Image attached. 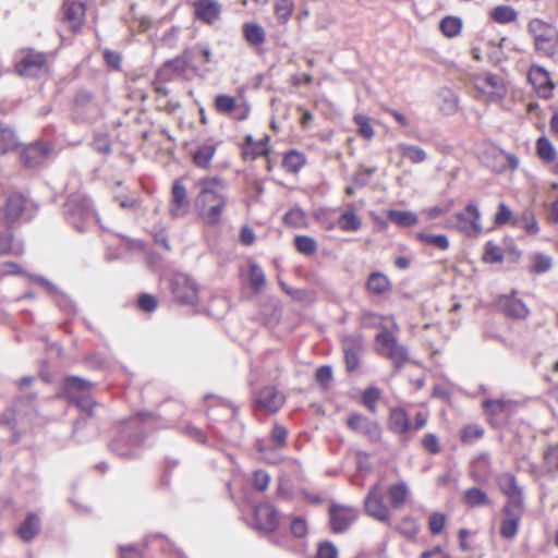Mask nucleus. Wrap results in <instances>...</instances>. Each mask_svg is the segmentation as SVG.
I'll use <instances>...</instances> for the list:
<instances>
[{
    "instance_id": "1",
    "label": "nucleus",
    "mask_w": 558,
    "mask_h": 558,
    "mask_svg": "<svg viewBox=\"0 0 558 558\" xmlns=\"http://www.w3.org/2000/svg\"><path fill=\"white\" fill-rule=\"evenodd\" d=\"M95 387V383L78 376L65 377L61 386L60 396L75 404L83 412L73 426V434L78 441L95 437L99 433V427L93 413V408L96 405V401L93 398Z\"/></svg>"
},
{
    "instance_id": "2",
    "label": "nucleus",
    "mask_w": 558,
    "mask_h": 558,
    "mask_svg": "<svg viewBox=\"0 0 558 558\" xmlns=\"http://www.w3.org/2000/svg\"><path fill=\"white\" fill-rule=\"evenodd\" d=\"M144 426L138 418L128 420L119 430V434L111 440L109 449L112 453L132 459L138 456L144 442Z\"/></svg>"
},
{
    "instance_id": "3",
    "label": "nucleus",
    "mask_w": 558,
    "mask_h": 558,
    "mask_svg": "<svg viewBox=\"0 0 558 558\" xmlns=\"http://www.w3.org/2000/svg\"><path fill=\"white\" fill-rule=\"evenodd\" d=\"M63 216L78 232H85L95 222H99L90 198L78 193L68 197L63 205Z\"/></svg>"
},
{
    "instance_id": "4",
    "label": "nucleus",
    "mask_w": 558,
    "mask_h": 558,
    "mask_svg": "<svg viewBox=\"0 0 558 558\" xmlns=\"http://www.w3.org/2000/svg\"><path fill=\"white\" fill-rule=\"evenodd\" d=\"M527 31L533 36L536 52L548 58L556 54L558 32L551 24L541 19H532L527 24Z\"/></svg>"
},
{
    "instance_id": "5",
    "label": "nucleus",
    "mask_w": 558,
    "mask_h": 558,
    "mask_svg": "<svg viewBox=\"0 0 558 558\" xmlns=\"http://www.w3.org/2000/svg\"><path fill=\"white\" fill-rule=\"evenodd\" d=\"M36 412V397L26 396L17 398L11 409L7 410L1 416V425L13 430L11 442L16 444L21 435L15 432V427L22 416H27Z\"/></svg>"
},
{
    "instance_id": "6",
    "label": "nucleus",
    "mask_w": 558,
    "mask_h": 558,
    "mask_svg": "<svg viewBox=\"0 0 558 558\" xmlns=\"http://www.w3.org/2000/svg\"><path fill=\"white\" fill-rule=\"evenodd\" d=\"M199 193L195 199V205H209L216 203H227V195L223 193L228 183L219 175L205 177L197 181Z\"/></svg>"
},
{
    "instance_id": "7",
    "label": "nucleus",
    "mask_w": 558,
    "mask_h": 558,
    "mask_svg": "<svg viewBox=\"0 0 558 558\" xmlns=\"http://www.w3.org/2000/svg\"><path fill=\"white\" fill-rule=\"evenodd\" d=\"M375 341L381 347L380 353L388 357L395 368L400 369L409 360V353L405 345L400 344L397 338L387 329L375 337Z\"/></svg>"
},
{
    "instance_id": "8",
    "label": "nucleus",
    "mask_w": 558,
    "mask_h": 558,
    "mask_svg": "<svg viewBox=\"0 0 558 558\" xmlns=\"http://www.w3.org/2000/svg\"><path fill=\"white\" fill-rule=\"evenodd\" d=\"M365 513L379 522L388 523L390 507L384 501V489L379 482L373 484L364 498Z\"/></svg>"
},
{
    "instance_id": "9",
    "label": "nucleus",
    "mask_w": 558,
    "mask_h": 558,
    "mask_svg": "<svg viewBox=\"0 0 558 558\" xmlns=\"http://www.w3.org/2000/svg\"><path fill=\"white\" fill-rule=\"evenodd\" d=\"M54 146L51 143L36 141L26 145L21 151V162L25 168L41 167L51 157Z\"/></svg>"
},
{
    "instance_id": "10",
    "label": "nucleus",
    "mask_w": 558,
    "mask_h": 558,
    "mask_svg": "<svg viewBox=\"0 0 558 558\" xmlns=\"http://www.w3.org/2000/svg\"><path fill=\"white\" fill-rule=\"evenodd\" d=\"M170 289L177 302L194 305L198 299V289L195 281L185 274H177L170 281Z\"/></svg>"
},
{
    "instance_id": "11",
    "label": "nucleus",
    "mask_w": 558,
    "mask_h": 558,
    "mask_svg": "<svg viewBox=\"0 0 558 558\" xmlns=\"http://www.w3.org/2000/svg\"><path fill=\"white\" fill-rule=\"evenodd\" d=\"M452 218L457 229L466 236H476L483 229L481 213L474 203H469L464 210L456 213Z\"/></svg>"
},
{
    "instance_id": "12",
    "label": "nucleus",
    "mask_w": 558,
    "mask_h": 558,
    "mask_svg": "<svg viewBox=\"0 0 558 558\" xmlns=\"http://www.w3.org/2000/svg\"><path fill=\"white\" fill-rule=\"evenodd\" d=\"M341 347L347 371L349 373L356 371L365 350L363 336L361 333L345 335L341 340Z\"/></svg>"
},
{
    "instance_id": "13",
    "label": "nucleus",
    "mask_w": 558,
    "mask_h": 558,
    "mask_svg": "<svg viewBox=\"0 0 558 558\" xmlns=\"http://www.w3.org/2000/svg\"><path fill=\"white\" fill-rule=\"evenodd\" d=\"M357 518L359 511L354 507L332 504L329 508V524L336 534L348 531Z\"/></svg>"
},
{
    "instance_id": "14",
    "label": "nucleus",
    "mask_w": 558,
    "mask_h": 558,
    "mask_svg": "<svg viewBox=\"0 0 558 558\" xmlns=\"http://www.w3.org/2000/svg\"><path fill=\"white\" fill-rule=\"evenodd\" d=\"M347 426L352 432L362 434L372 442H378L381 438V427L378 422L361 413H351L347 418Z\"/></svg>"
},
{
    "instance_id": "15",
    "label": "nucleus",
    "mask_w": 558,
    "mask_h": 558,
    "mask_svg": "<svg viewBox=\"0 0 558 558\" xmlns=\"http://www.w3.org/2000/svg\"><path fill=\"white\" fill-rule=\"evenodd\" d=\"M48 69L45 53L29 51L15 64L16 72L22 76L37 77Z\"/></svg>"
},
{
    "instance_id": "16",
    "label": "nucleus",
    "mask_w": 558,
    "mask_h": 558,
    "mask_svg": "<svg viewBox=\"0 0 558 558\" xmlns=\"http://www.w3.org/2000/svg\"><path fill=\"white\" fill-rule=\"evenodd\" d=\"M254 521L257 530L270 533L279 525V512L269 502H262L254 507Z\"/></svg>"
},
{
    "instance_id": "17",
    "label": "nucleus",
    "mask_w": 558,
    "mask_h": 558,
    "mask_svg": "<svg viewBox=\"0 0 558 558\" xmlns=\"http://www.w3.org/2000/svg\"><path fill=\"white\" fill-rule=\"evenodd\" d=\"M190 199L187 197V191L182 180L178 179L173 182L171 187V202L169 207V214L171 218L178 219L187 215L190 210Z\"/></svg>"
},
{
    "instance_id": "18",
    "label": "nucleus",
    "mask_w": 558,
    "mask_h": 558,
    "mask_svg": "<svg viewBox=\"0 0 558 558\" xmlns=\"http://www.w3.org/2000/svg\"><path fill=\"white\" fill-rule=\"evenodd\" d=\"M27 199L20 193L11 194L5 202L3 209L0 210V221L14 226L23 218L26 210Z\"/></svg>"
},
{
    "instance_id": "19",
    "label": "nucleus",
    "mask_w": 558,
    "mask_h": 558,
    "mask_svg": "<svg viewBox=\"0 0 558 558\" xmlns=\"http://www.w3.org/2000/svg\"><path fill=\"white\" fill-rule=\"evenodd\" d=\"M284 402L286 398L283 393L274 386L264 387L256 397L257 407L268 413L278 412Z\"/></svg>"
},
{
    "instance_id": "20",
    "label": "nucleus",
    "mask_w": 558,
    "mask_h": 558,
    "mask_svg": "<svg viewBox=\"0 0 558 558\" xmlns=\"http://www.w3.org/2000/svg\"><path fill=\"white\" fill-rule=\"evenodd\" d=\"M24 253V244L14 242L13 226L0 221V255L20 256Z\"/></svg>"
},
{
    "instance_id": "21",
    "label": "nucleus",
    "mask_w": 558,
    "mask_h": 558,
    "mask_svg": "<svg viewBox=\"0 0 558 558\" xmlns=\"http://www.w3.org/2000/svg\"><path fill=\"white\" fill-rule=\"evenodd\" d=\"M482 407L484 412L492 416V421H494V417L498 416L509 418L515 412L517 402L510 399H485Z\"/></svg>"
},
{
    "instance_id": "22",
    "label": "nucleus",
    "mask_w": 558,
    "mask_h": 558,
    "mask_svg": "<svg viewBox=\"0 0 558 558\" xmlns=\"http://www.w3.org/2000/svg\"><path fill=\"white\" fill-rule=\"evenodd\" d=\"M62 14L63 21L70 24L73 32H76L84 22L85 5L81 1L65 0L62 5Z\"/></svg>"
},
{
    "instance_id": "23",
    "label": "nucleus",
    "mask_w": 558,
    "mask_h": 558,
    "mask_svg": "<svg viewBox=\"0 0 558 558\" xmlns=\"http://www.w3.org/2000/svg\"><path fill=\"white\" fill-rule=\"evenodd\" d=\"M35 280L48 290V292L53 296L56 304L61 311L68 314L76 313L74 302L69 298V295L60 291L54 283H52L47 278L41 276L35 277Z\"/></svg>"
},
{
    "instance_id": "24",
    "label": "nucleus",
    "mask_w": 558,
    "mask_h": 558,
    "mask_svg": "<svg viewBox=\"0 0 558 558\" xmlns=\"http://www.w3.org/2000/svg\"><path fill=\"white\" fill-rule=\"evenodd\" d=\"M216 150L217 144L211 142L196 145V147L190 151L194 166L203 170L209 169Z\"/></svg>"
},
{
    "instance_id": "25",
    "label": "nucleus",
    "mask_w": 558,
    "mask_h": 558,
    "mask_svg": "<svg viewBox=\"0 0 558 558\" xmlns=\"http://www.w3.org/2000/svg\"><path fill=\"white\" fill-rule=\"evenodd\" d=\"M527 77L541 96L545 98L550 96L554 84L550 81L549 73L544 68L533 65Z\"/></svg>"
},
{
    "instance_id": "26",
    "label": "nucleus",
    "mask_w": 558,
    "mask_h": 558,
    "mask_svg": "<svg viewBox=\"0 0 558 558\" xmlns=\"http://www.w3.org/2000/svg\"><path fill=\"white\" fill-rule=\"evenodd\" d=\"M499 306L508 317L513 319H524L530 314L525 303L513 295H505L500 298Z\"/></svg>"
},
{
    "instance_id": "27",
    "label": "nucleus",
    "mask_w": 558,
    "mask_h": 558,
    "mask_svg": "<svg viewBox=\"0 0 558 558\" xmlns=\"http://www.w3.org/2000/svg\"><path fill=\"white\" fill-rule=\"evenodd\" d=\"M196 17L205 23L211 24L220 16L221 8L216 0H197L194 2Z\"/></svg>"
},
{
    "instance_id": "28",
    "label": "nucleus",
    "mask_w": 558,
    "mask_h": 558,
    "mask_svg": "<svg viewBox=\"0 0 558 558\" xmlns=\"http://www.w3.org/2000/svg\"><path fill=\"white\" fill-rule=\"evenodd\" d=\"M475 87L480 92L496 96L499 99L502 98L505 93L500 78L493 73H485L476 77Z\"/></svg>"
},
{
    "instance_id": "29",
    "label": "nucleus",
    "mask_w": 558,
    "mask_h": 558,
    "mask_svg": "<svg viewBox=\"0 0 558 558\" xmlns=\"http://www.w3.org/2000/svg\"><path fill=\"white\" fill-rule=\"evenodd\" d=\"M470 477L480 484L486 483L490 476V459L487 453L475 458L470 465Z\"/></svg>"
},
{
    "instance_id": "30",
    "label": "nucleus",
    "mask_w": 558,
    "mask_h": 558,
    "mask_svg": "<svg viewBox=\"0 0 558 558\" xmlns=\"http://www.w3.org/2000/svg\"><path fill=\"white\" fill-rule=\"evenodd\" d=\"M40 532V519L36 513H27L24 521L16 529V534L23 542H31Z\"/></svg>"
},
{
    "instance_id": "31",
    "label": "nucleus",
    "mask_w": 558,
    "mask_h": 558,
    "mask_svg": "<svg viewBox=\"0 0 558 558\" xmlns=\"http://www.w3.org/2000/svg\"><path fill=\"white\" fill-rule=\"evenodd\" d=\"M387 494L391 508L395 510H400L403 508L405 501L410 496V489L407 483L401 481L390 485L387 490Z\"/></svg>"
},
{
    "instance_id": "32",
    "label": "nucleus",
    "mask_w": 558,
    "mask_h": 558,
    "mask_svg": "<svg viewBox=\"0 0 558 558\" xmlns=\"http://www.w3.org/2000/svg\"><path fill=\"white\" fill-rule=\"evenodd\" d=\"M20 146L16 132L10 125L0 122V154L4 155L15 150Z\"/></svg>"
},
{
    "instance_id": "33",
    "label": "nucleus",
    "mask_w": 558,
    "mask_h": 558,
    "mask_svg": "<svg viewBox=\"0 0 558 558\" xmlns=\"http://www.w3.org/2000/svg\"><path fill=\"white\" fill-rule=\"evenodd\" d=\"M497 484L500 490L507 496L508 500L513 498H523L522 489L518 486L517 478L513 474H500L497 477Z\"/></svg>"
},
{
    "instance_id": "34",
    "label": "nucleus",
    "mask_w": 558,
    "mask_h": 558,
    "mask_svg": "<svg viewBox=\"0 0 558 558\" xmlns=\"http://www.w3.org/2000/svg\"><path fill=\"white\" fill-rule=\"evenodd\" d=\"M391 288L388 277L380 271H373L369 274L366 281V289L369 293L375 295H383Z\"/></svg>"
},
{
    "instance_id": "35",
    "label": "nucleus",
    "mask_w": 558,
    "mask_h": 558,
    "mask_svg": "<svg viewBox=\"0 0 558 558\" xmlns=\"http://www.w3.org/2000/svg\"><path fill=\"white\" fill-rule=\"evenodd\" d=\"M226 204L220 202L209 205H196V207L202 220L209 226H215L220 221Z\"/></svg>"
},
{
    "instance_id": "36",
    "label": "nucleus",
    "mask_w": 558,
    "mask_h": 558,
    "mask_svg": "<svg viewBox=\"0 0 558 558\" xmlns=\"http://www.w3.org/2000/svg\"><path fill=\"white\" fill-rule=\"evenodd\" d=\"M389 428L396 434H405L410 429V420L403 409H391Z\"/></svg>"
},
{
    "instance_id": "37",
    "label": "nucleus",
    "mask_w": 558,
    "mask_h": 558,
    "mask_svg": "<svg viewBox=\"0 0 558 558\" xmlns=\"http://www.w3.org/2000/svg\"><path fill=\"white\" fill-rule=\"evenodd\" d=\"M462 498H463V502L470 508L484 507V506H488L490 504V500H489L487 494L478 487L468 488L463 493Z\"/></svg>"
},
{
    "instance_id": "38",
    "label": "nucleus",
    "mask_w": 558,
    "mask_h": 558,
    "mask_svg": "<svg viewBox=\"0 0 558 558\" xmlns=\"http://www.w3.org/2000/svg\"><path fill=\"white\" fill-rule=\"evenodd\" d=\"M387 218L402 228H409L417 223V215L411 210L391 209L387 214Z\"/></svg>"
},
{
    "instance_id": "39",
    "label": "nucleus",
    "mask_w": 558,
    "mask_h": 558,
    "mask_svg": "<svg viewBox=\"0 0 558 558\" xmlns=\"http://www.w3.org/2000/svg\"><path fill=\"white\" fill-rule=\"evenodd\" d=\"M243 35L245 40L252 46L262 45L266 39L264 28L256 23H245L243 25Z\"/></svg>"
},
{
    "instance_id": "40",
    "label": "nucleus",
    "mask_w": 558,
    "mask_h": 558,
    "mask_svg": "<svg viewBox=\"0 0 558 558\" xmlns=\"http://www.w3.org/2000/svg\"><path fill=\"white\" fill-rule=\"evenodd\" d=\"M512 226L524 229L525 232L531 235H534L539 231L535 215L531 210H525L519 218H514L512 220Z\"/></svg>"
},
{
    "instance_id": "41",
    "label": "nucleus",
    "mask_w": 558,
    "mask_h": 558,
    "mask_svg": "<svg viewBox=\"0 0 558 558\" xmlns=\"http://www.w3.org/2000/svg\"><path fill=\"white\" fill-rule=\"evenodd\" d=\"M401 155L412 163L424 162L427 158L425 150L418 146L401 143L398 145Z\"/></svg>"
},
{
    "instance_id": "42",
    "label": "nucleus",
    "mask_w": 558,
    "mask_h": 558,
    "mask_svg": "<svg viewBox=\"0 0 558 558\" xmlns=\"http://www.w3.org/2000/svg\"><path fill=\"white\" fill-rule=\"evenodd\" d=\"M524 512V498L508 500L502 508V519L521 520Z\"/></svg>"
},
{
    "instance_id": "43",
    "label": "nucleus",
    "mask_w": 558,
    "mask_h": 558,
    "mask_svg": "<svg viewBox=\"0 0 558 558\" xmlns=\"http://www.w3.org/2000/svg\"><path fill=\"white\" fill-rule=\"evenodd\" d=\"M305 162V156L302 153L292 149L284 155L282 166L287 171L296 173L301 170Z\"/></svg>"
},
{
    "instance_id": "44",
    "label": "nucleus",
    "mask_w": 558,
    "mask_h": 558,
    "mask_svg": "<svg viewBox=\"0 0 558 558\" xmlns=\"http://www.w3.org/2000/svg\"><path fill=\"white\" fill-rule=\"evenodd\" d=\"M441 33L448 37L453 38L461 33L462 20L457 16H445L439 24Z\"/></svg>"
},
{
    "instance_id": "45",
    "label": "nucleus",
    "mask_w": 558,
    "mask_h": 558,
    "mask_svg": "<svg viewBox=\"0 0 558 558\" xmlns=\"http://www.w3.org/2000/svg\"><path fill=\"white\" fill-rule=\"evenodd\" d=\"M215 110L220 114L230 116L236 109V99L227 94H219L214 100Z\"/></svg>"
},
{
    "instance_id": "46",
    "label": "nucleus",
    "mask_w": 558,
    "mask_h": 558,
    "mask_svg": "<svg viewBox=\"0 0 558 558\" xmlns=\"http://www.w3.org/2000/svg\"><path fill=\"white\" fill-rule=\"evenodd\" d=\"M338 226L342 231L354 232L361 228L362 221L353 210H347L339 217Z\"/></svg>"
},
{
    "instance_id": "47",
    "label": "nucleus",
    "mask_w": 558,
    "mask_h": 558,
    "mask_svg": "<svg viewBox=\"0 0 558 558\" xmlns=\"http://www.w3.org/2000/svg\"><path fill=\"white\" fill-rule=\"evenodd\" d=\"M490 16L498 24H508L517 20L518 13L512 7L498 5L492 11Z\"/></svg>"
},
{
    "instance_id": "48",
    "label": "nucleus",
    "mask_w": 558,
    "mask_h": 558,
    "mask_svg": "<svg viewBox=\"0 0 558 558\" xmlns=\"http://www.w3.org/2000/svg\"><path fill=\"white\" fill-rule=\"evenodd\" d=\"M536 151L538 157L545 162H553L556 159V149L546 136L536 141Z\"/></svg>"
},
{
    "instance_id": "49",
    "label": "nucleus",
    "mask_w": 558,
    "mask_h": 558,
    "mask_svg": "<svg viewBox=\"0 0 558 558\" xmlns=\"http://www.w3.org/2000/svg\"><path fill=\"white\" fill-rule=\"evenodd\" d=\"M192 61L193 58L190 50H185L181 56H178L172 60H168L163 66L165 69H172L178 74H184Z\"/></svg>"
},
{
    "instance_id": "50",
    "label": "nucleus",
    "mask_w": 558,
    "mask_h": 558,
    "mask_svg": "<svg viewBox=\"0 0 558 558\" xmlns=\"http://www.w3.org/2000/svg\"><path fill=\"white\" fill-rule=\"evenodd\" d=\"M416 238L422 243L435 246L441 251H446L449 247V239L445 234H429L425 232H418Z\"/></svg>"
},
{
    "instance_id": "51",
    "label": "nucleus",
    "mask_w": 558,
    "mask_h": 558,
    "mask_svg": "<svg viewBox=\"0 0 558 558\" xmlns=\"http://www.w3.org/2000/svg\"><path fill=\"white\" fill-rule=\"evenodd\" d=\"M553 266V259L550 256L537 253L532 257V264L530 272L542 275L547 272Z\"/></svg>"
},
{
    "instance_id": "52",
    "label": "nucleus",
    "mask_w": 558,
    "mask_h": 558,
    "mask_svg": "<svg viewBox=\"0 0 558 558\" xmlns=\"http://www.w3.org/2000/svg\"><path fill=\"white\" fill-rule=\"evenodd\" d=\"M250 284L254 292H259L266 283L265 272L257 264L250 265Z\"/></svg>"
},
{
    "instance_id": "53",
    "label": "nucleus",
    "mask_w": 558,
    "mask_h": 558,
    "mask_svg": "<svg viewBox=\"0 0 558 558\" xmlns=\"http://www.w3.org/2000/svg\"><path fill=\"white\" fill-rule=\"evenodd\" d=\"M294 244L298 252L307 256L315 254L317 251L316 241L308 235H296L294 239Z\"/></svg>"
},
{
    "instance_id": "54",
    "label": "nucleus",
    "mask_w": 558,
    "mask_h": 558,
    "mask_svg": "<svg viewBox=\"0 0 558 558\" xmlns=\"http://www.w3.org/2000/svg\"><path fill=\"white\" fill-rule=\"evenodd\" d=\"M380 398V390L377 387L366 388L361 397L362 403L372 412L377 410V401Z\"/></svg>"
},
{
    "instance_id": "55",
    "label": "nucleus",
    "mask_w": 558,
    "mask_h": 558,
    "mask_svg": "<svg viewBox=\"0 0 558 558\" xmlns=\"http://www.w3.org/2000/svg\"><path fill=\"white\" fill-rule=\"evenodd\" d=\"M521 520L502 519L499 527L500 536L505 539H513L519 531Z\"/></svg>"
},
{
    "instance_id": "56",
    "label": "nucleus",
    "mask_w": 558,
    "mask_h": 558,
    "mask_svg": "<svg viewBox=\"0 0 558 558\" xmlns=\"http://www.w3.org/2000/svg\"><path fill=\"white\" fill-rule=\"evenodd\" d=\"M483 259L486 263H501L504 259L501 247H499L493 241H487L485 244Z\"/></svg>"
},
{
    "instance_id": "57",
    "label": "nucleus",
    "mask_w": 558,
    "mask_h": 558,
    "mask_svg": "<svg viewBox=\"0 0 558 558\" xmlns=\"http://www.w3.org/2000/svg\"><path fill=\"white\" fill-rule=\"evenodd\" d=\"M439 96L441 97L444 105L441 106V110L447 114H451L458 109V97L456 94L448 88H445L440 92Z\"/></svg>"
},
{
    "instance_id": "58",
    "label": "nucleus",
    "mask_w": 558,
    "mask_h": 558,
    "mask_svg": "<svg viewBox=\"0 0 558 558\" xmlns=\"http://www.w3.org/2000/svg\"><path fill=\"white\" fill-rule=\"evenodd\" d=\"M293 12V3L290 0H280L275 5L277 20L284 24L289 21Z\"/></svg>"
},
{
    "instance_id": "59",
    "label": "nucleus",
    "mask_w": 558,
    "mask_h": 558,
    "mask_svg": "<svg viewBox=\"0 0 558 558\" xmlns=\"http://www.w3.org/2000/svg\"><path fill=\"white\" fill-rule=\"evenodd\" d=\"M288 429L279 424L275 423L270 432V439L276 448H282L287 444Z\"/></svg>"
},
{
    "instance_id": "60",
    "label": "nucleus",
    "mask_w": 558,
    "mask_h": 558,
    "mask_svg": "<svg viewBox=\"0 0 558 558\" xmlns=\"http://www.w3.org/2000/svg\"><path fill=\"white\" fill-rule=\"evenodd\" d=\"M375 167L366 168L360 167V169L353 175V183L357 187H364L369 183L372 175L376 172Z\"/></svg>"
},
{
    "instance_id": "61",
    "label": "nucleus",
    "mask_w": 558,
    "mask_h": 558,
    "mask_svg": "<svg viewBox=\"0 0 558 558\" xmlns=\"http://www.w3.org/2000/svg\"><path fill=\"white\" fill-rule=\"evenodd\" d=\"M446 524V515L440 512H434L428 518V529L432 535L441 533Z\"/></svg>"
},
{
    "instance_id": "62",
    "label": "nucleus",
    "mask_w": 558,
    "mask_h": 558,
    "mask_svg": "<svg viewBox=\"0 0 558 558\" xmlns=\"http://www.w3.org/2000/svg\"><path fill=\"white\" fill-rule=\"evenodd\" d=\"M512 211L505 203L498 205L497 213L494 216V225L497 227L505 226L506 223H512Z\"/></svg>"
},
{
    "instance_id": "63",
    "label": "nucleus",
    "mask_w": 558,
    "mask_h": 558,
    "mask_svg": "<svg viewBox=\"0 0 558 558\" xmlns=\"http://www.w3.org/2000/svg\"><path fill=\"white\" fill-rule=\"evenodd\" d=\"M354 122L357 125L359 134L365 138H372L374 136L373 126L369 123V120L366 116L356 114L354 117Z\"/></svg>"
},
{
    "instance_id": "64",
    "label": "nucleus",
    "mask_w": 558,
    "mask_h": 558,
    "mask_svg": "<svg viewBox=\"0 0 558 558\" xmlns=\"http://www.w3.org/2000/svg\"><path fill=\"white\" fill-rule=\"evenodd\" d=\"M338 549L336 545L329 541L318 544L316 558H337Z\"/></svg>"
}]
</instances>
